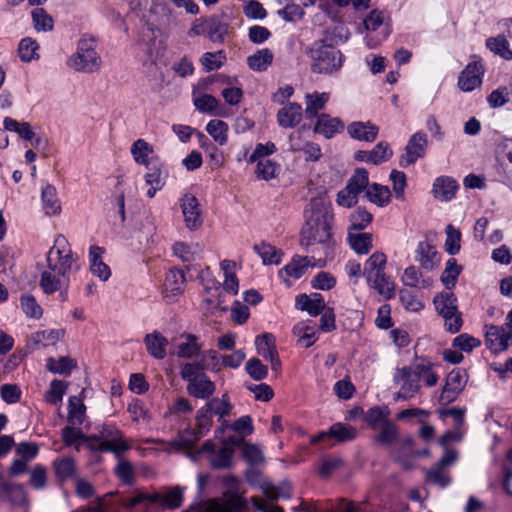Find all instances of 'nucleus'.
I'll list each match as a JSON object with an SVG mask.
<instances>
[{
    "label": "nucleus",
    "mask_w": 512,
    "mask_h": 512,
    "mask_svg": "<svg viewBox=\"0 0 512 512\" xmlns=\"http://www.w3.org/2000/svg\"><path fill=\"white\" fill-rule=\"evenodd\" d=\"M148 353L156 359H164L166 357V347L168 340L159 332L147 334L144 338Z\"/></svg>",
    "instance_id": "35"
},
{
    "label": "nucleus",
    "mask_w": 512,
    "mask_h": 512,
    "mask_svg": "<svg viewBox=\"0 0 512 512\" xmlns=\"http://www.w3.org/2000/svg\"><path fill=\"white\" fill-rule=\"evenodd\" d=\"M368 199L377 204L378 206H385L389 203L391 193L387 186H382L377 183L372 184L366 191Z\"/></svg>",
    "instance_id": "55"
},
{
    "label": "nucleus",
    "mask_w": 512,
    "mask_h": 512,
    "mask_svg": "<svg viewBox=\"0 0 512 512\" xmlns=\"http://www.w3.org/2000/svg\"><path fill=\"white\" fill-rule=\"evenodd\" d=\"M347 130L352 138L367 142H373L379 132L378 126L371 122H353Z\"/></svg>",
    "instance_id": "30"
},
{
    "label": "nucleus",
    "mask_w": 512,
    "mask_h": 512,
    "mask_svg": "<svg viewBox=\"0 0 512 512\" xmlns=\"http://www.w3.org/2000/svg\"><path fill=\"white\" fill-rule=\"evenodd\" d=\"M304 214L306 222L301 229V246L308 253L315 254V246L320 245L323 255L327 257L331 252L334 215L325 197L312 198Z\"/></svg>",
    "instance_id": "1"
},
{
    "label": "nucleus",
    "mask_w": 512,
    "mask_h": 512,
    "mask_svg": "<svg viewBox=\"0 0 512 512\" xmlns=\"http://www.w3.org/2000/svg\"><path fill=\"white\" fill-rule=\"evenodd\" d=\"M42 207L49 216L58 215L61 212L60 201L57 196L56 188L47 184L41 193Z\"/></svg>",
    "instance_id": "37"
},
{
    "label": "nucleus",
    "mask_w": 512,
    "mask_h": 512,
    "mask_svg": "<svg viewBox=\"0 0 512 512\" xmlns=\"http://www.w3.org/2000/svg\"><path fill=\"white\" fill-rule=\"evenodd\" d=\"M379 430L375 440L382 445L390 446L398 437V428L391 420L380 426Z\"/></svg>",
    "instance_id": "60"
},
{
    "label": "nucleus",
    "mask_w": 512,
    "mask_h": 512,
    "mask_svg": "<svg viewBox=\"0 0 512 512\" xmlns=\"http://www.w3.org/2000/svg\"><path fill=\"white\" fill-rule=\"evenodd\" d=\"M484 332L485 345L493 354L506 351L512 344V329L509 326L486 324Z\"/></svg>",
    "instance_id": "10"
},
{
    "label": "nucleus",
    "mask_w": 512,
    "mask_h": 512,
    "mask_svg": "<svg viewBox=\"0 0 512 512\" xmlns=\"http://www.w3.org/2000/svg\"><path fill=\"white\" fill-rule=\"evenodd\" d=\"M201 450L211 453L209 461L214 469L229 468L232 464L234 450L226 444H222V446L216 449V445L208 440L203 444Z\"/></svg>",
    "instance_id": "18"
},
{
    "label": "nucleus",
    "mask_w": 512,
    "mask_h": 512,
    "mask_svg": "<svg viewBox=\"0 0 512 512\" xmlns=\"http://www.w3.org/2000/svg\"><path fill=\"white\" fill-rule=\"evenodd\" d=\"M76 366L77 362L67 356L59 359L48 358L46 364L49 371L61 375H69Z\"/></svg>",
    "instance_id": "54"
},
{
    "label": "nucleus",
    "mask_w": 512,
    "mask_h": 512,
    "mask_svg": "<svg viewBox=\"0 0 512 512\" xmlns=\"http://www.w3.org/2000/svg\"><path fill=\"white\" fill-rule=\"evenodd\" d=\"M401 281L404 286L412 288H428L432 284V280L427 278L423 279L419 269L415 266H409L404 270L401 277Z\"/></svg>",
    "instance_id": "41"
},
{
    "label": "nucleus",
    "mask_w": 512,
    "mask_h": 512,
    "mask_svg": "<svg viewBox=\"0 0 512 512\" xmlns=\"http://www.w3.org/2000/svg\"><path fill=\"white\" fill-rule=\"evenodd\" d=\"M348 242L357 254H367L372 248V234L352 233L348 234Z\"/></svg>",
    "instance_id": "48"
},
{
    "label": "nucleus",
    "mask_w": 512,
    "mask_h": 512,
    "mask_svg": "<svg viewBox=\"0 0 512 512\" xmlns=\"http://www.w3.org/2000/svg\"><path fill=\"white\" fill-rule=\"evenodd\" d=\"M295 307L298 310L306 311L310 316H318L326 307L324 298L320 293L310 295L300 294L296 297Z\"/></svg>",
    "instance_id": "23"
},
{
    "label": "nucleus",
    "mask_w": 512,
    "mask_h": 512,
    "mask_svg": "<svg viewBox=\"0 0 512 512\" xmlns=\"http://www.w3.org/2000/svg\"><path fill=\"white\" fill-rule=\"evenodd\" d=\"M302 120V107L296 102L284 106L277 113L278 124L283 128H293Z\"/></svg>",
    "instance_id": "27"
},
{
    "label": "nucleus",
    "mask_w": 512,
    "mask_h": 512,
    "mask_svg": "<svg viewBox=\"0 0 512 512\" xmlns=\"http://www.w3.org/2000/svg\"><path fill=\"white\" fill-rule=\"evenodd\" d=\"M433 304L436 312L444 320L445 331L451 334L459 332L463 326V318L458 309L456 295L450 291L440 292L434 297Z\"/></svg>",
    "instance_id": "8"
},
{
    "label": "nucleus",
    "mask_w": 512,
    "mask_h": 512,
    "mask_svg": "<svg viewBox=\"0 0 512 512\" xmlns=\"http://www.w3.org/2000/svg\"><path fill=\"white\" fill-rule=\"evenodd\" d=\"M311 59V71L316 74L331 75L338 72L344 62L339 49L324 41L314 42L308 50Z\"/></svg>",
    "instance_id": "4"
},
{
    "label": "nucleus",
    "mask_w": 512,
    "mask_h": 512,
    "mask_svg": "<svg viewBox=\"0 0 512 512\" xmlns=\"http://www.w3.org/2000/svg\"><path fill=\"white\" fill-rule=\"evenodd\" d=\"M357 436V429L349 424L345 423H335L333 424L327 432H321L314 438H312V443H317L325 437H332L337 439L339 442H347L352 441Z\"/></svg>",
    "instance_id": "22"
},
{
    "label": "nucleus",
    "mask_w": 512,
    "mask_h": 512,
    "mask_svg": "<svg viewBox=\"0 0 512 512\" xmlns=\"http://www.w3.org/2000/svg\"><path fill=\"white\" fill-rule=\"evenodd\" d=\"M330 95L327 92H313L305 96V114L308 119L314 118L318 112L322 110L329 101Z\"/></svg>",
    "instance_id": "36"
},
{
    "label": "nucleus",
    "mask_w": 512,
    "mask_h": 512,
    "mask_svg": "<svg viewBox=\"0 0 512 512\" xmlns=\"http://www.w3.org/2000/svg\"><path fill=\"white\" fill-rule=\"evenodd\" d=\"M68 277H62L47 267L41 273L40 287L46 294H53L68 285Z\"/></svg>",
    "instance_id": "32"
},
{
    "label": "nucleus",
    "mask_w": 512,
    "mask_h": 512,
    "mask_svg": "<svg viewBox=\"0 0 512 512\" xmlns=\"http://www.w3.org/2000/svg\"><path fill=\"white\" fill-rule=\"evenodd\" d=\"M458 188L459 185L455 179L449 176H440L434 180L431 193L435 199L447 202L456 196Z\"/></svg>",
    "instance_id": "21"
},
{
    "label": "nucleus",
    "mask_w": 512,
    "mask_h": 512,
    "mask_svg": "<svg viewBox=\"0 0 512 512\" xmlns=\"http://www.w3.org/2000/svg\"><path fill=\"white\" fill-rule=\"evenodd\" d=\"M181 208L185 225L189 230H196L202 225V212L198 199L190 193L181 198Z\"/></svg>",
    "instance_id": "17"
},
{
    "label": "nucleus",
    "mask_w": 512,
    "mask_h": 512,
    "mask_svg": "<svg viewBox=\"0 0 512 512\" xmlns=\"http://www.w3.org/2000/svg\"><path fill=\"white\" fill-rule=\"evenodd\" d=\"M202 246L199 243L187 244L185 242H175L172 246L173 255L183 262L194 261L202 252Z\"/></svg>",
    "instance_id": "38"
},
{
    "label": "nucleus",
    "mask_w": 512,
    "mask_h": 512,
    "mask_svg": "<svg viewBox=\"0 0 512 512\" xmlns=\"http://www.w3.org/2000/svg\"><path fill=\"white\" fill-rule=\"evenodd\" d=\"M0 500L12 505L22 506L27 502V494L24 486L20 483L6 479L0 483Z\"/></svg>",
    "instance_id": "20"
},
{
    "label": "nucleus",
    "mask_w": 512,
    "mask_h": 512,
    "mask_svg": "<svg viewBox=\"0 0 512 512\" xmlns=\"http://www.w3.org/2000/svg\"><path fill=\"white\" fill-rule=\"evenodd\" d=\"M278 170L279 165L276 162L264 159L257 161L255 173L257 178L268 181L277 176Z\"/></svg>",
    "instance_id": "62"
},
{
    "label": "nucleus",
    "mask_w": 512,
    "mask_h": 512,
    "mask_svg": "<svg viewBox=\"0 0 512 512\" xmlns=\"http://www.w3.org/2000/svg\"><path fill=\"white\" fill-rule=\"evenodd\" d=\"M428 147L427 135L421 131L414 133L408 140L404 153L399 158V165L406 168L416 163L426 154Z\"/></svg>",
    "instance_id": "14"
},
{
    "label": "nucleus",
    "mask_w": 512,
    "mask_h": 512,
    "mask_svg": "<svg viewBox=\"0 0 512 512\" xmlns=\"http://www.w3.org/2000/svg\"><path fill=\"white\" fill-rule=\"evenodd\" d=\"M38 48V43L34 39L30 37L22 39L18 46V54L20 59L23 62H30L33 59L38 58Z\"/></svg>",
    "instance_id": "61"
},
{
    "label": "nucleus",
    "mask_w": 512,
    "mask_h": 512,
    "mask_svg": "<svg viewBox=\"0 0 512 512\" xmlns=\"http://www.w3.org/2000/svg\"><path fill=\"white\" fill-rule=\"evenodd\" d=\"M462 271V266L457 264L456 259L450 258L446 262V267L441 274V282L445 285L446 289L451 290L457 282V278Z\"/></svg>",
    "instance_id": "53"
},
{
    "label": "nucleus",
    "mask_w": 512,
    "mask_h": 512,
    "mask_svg": "<svg viewBox=\"0 0 512 512\" xmlns=\"http://www.w3.org/2000/svg\"><path fill=\"white\" fill-rule=\"evenodd\" d=\"M226 60V54L220 50L217 52H206L202 55L200 63L206 72L219 69Z\"/></svg>",
    "instance_id": "58"
},
{
    "label": "nucleus",
    "mask_w": 512,
    "mask_h": 512,
    "mask_svg": "<svg viewBox=\"0 0 512 512\" xmlns=\"http://www.w3.org/2000/svg\"><path fill=\"white\" fill-rule=\"evenodd\" d=\"M458 453L455 450H446L439 461L425 471L426 481L439 487H446L450 483L448 467L455 463Z\"/></svg>",
    "instance_id": "12"
},
{
    "label": "nucleus",
    "mask_w": 512,
    "mask_h": 512,
    "mask_svg": "<svg viewBox=\"0 0 512 512\" xmlns=\"http://www.w3.org/2000/svg\"><path fill=\"white\" fill-rule=\"evenodd\" d=\"M208 134L217 142L219 145H225L227 143V131L228 125L222 120H211L206 126Z\"/></svg>",
    "instance_id": "57"
},
{
    "label": "nucleus",
    "mask_w": 512,
    "mask_h": 512,
    "mask_svg": "<svg viewBox=\"0 0 512 512\" xmlns=\"http://www.w3.org/2000/svg\"><path fill=\"white\" fill-rule=\"evenodd\" d=\"M204 407L210 412L211 415L219 416V420L229 415L232 411V404L229 401L227 394L222 395L221 398H213L209 400Z\"/></svg>",
    "instance_id": "47"
},
{
    "label": "nucleus",
    "mask_w": 512,
    "mask_h": 512,
    "mask_svg": "<svg viewBox=\"0 0 512 512\" xmlns=\"http://www.w3.org/2000/svg\"><path fill=\"white\" fill-rule=\"evenodd\" d=\"M253 249L261 257L264 265H278L281 261V251L269 243L262 242Z\"/></svg>",
    "instance_id": "46"
},
{
    "label": "nucleus",
    "mask_w": 512,
    "mask_h": 512,
    "mask_svg": "<svg viewBox=\"0 0 512 512\" xmlns=\"http://www.w3.org/2000/svg\"><path fill=\"white\" fill-rule=\"evenodd\" d=\"M105 250L102 247L93 245L89 248V262L91 273L102 281H107L111 276L109 266L103 261Z\"/></svg>",
    "instance_id": "24"
},
{
    "label": "nucleus",
    "mask_w": 512,
    "mask_h": 512,
    "mask_svg": "<svg viewBox=\"0 0 512 512\" xmlns=\"http://www.w3.org/2000/svg\"><path fill=\"white\" fill-rule=\"evenodd\" d=\"M483 75L482 64L478 61L471 62L460 73L458 86L464 92H471L481 86Z\"/></svg>",
    "instance_id": "19"
},
{
    "label": "nucleus",
    "mask_w": 512,
    "mask_h": 512,
    "mask_svg": "<svg viewBox=\"0 0 512 512\" xmlns=\"http://www.w3.org/2000/svg\"><path fill=\"white\" fill-rule=\"evenodd\" d=\"M186 278L184 271L171 269L165 278L164 287L167 292L179 294L183 291Z\"/></svg>",
    "instance_id": "52"
},
{
    "label": "nucleus",
    "mask_w": 512,
    "mask_h": 512,
    "mask_svg": "<svg viewBox=\"0 0 512 512\" xmlns=\"http://www.w3.org/2000/svg\"><path fill=\"white\" fill-rule=\"evenodd\" d=\"M368 286L374 289L385 300H390L395 295V283L385 272L365 278Z\"/></svg>",
    "instance_id": "25"
},
{
    "label": "nucleus",
    "mask_w": 512,
    "mask_h": 512,
    "mask_svg": "<svg viewBox=\"0 0 512 512\" xmlns=\"http://www.w3.org/2000/svg\"><path fill=\"white\" fill-rule=\"evenodd\" d=\"M325 263L326 262L322 257L316 259L314 256L309 257L297 255L284 266V268L279 272V276L284 279L288 286H290V278L294 280L299 279L308 267H324Z\"/></svg>",
    "instance_id": "13"
},
{
    "label": "nucleus",
    "mask_w": 512,
    "mask_h": 512,
    "mask_svg": "<svg viewBox=\"0 0 512 512\" xmlns=\"http://www.w3.org/2000/svg\"><path fill=\"white\" fill-rule=\"evenodd\" d=\"M293 333L298 337V342L306 348L312 346L318 339L316 325L311 320L297 323L293 328Z\"/></svg>",
    "instance_id": "34"
},
{
    "label": "nucleus",
    "mask_w": 512,
    "mask_h": 512,
    "mask_svg": "<svg viewBox=\"0 0 512 512\" xmlns=\"http://www.w3.org/2000/svg\"><path fill=\"white\" fill-rule=\"evenodd\" d=\"M153 153V147L144 139L136 140L131 146V154L136 163L149 167L154 161H149V156Z\"/></svg>",
    "instance_id": "45"
},
{
    "label": "nucleus",
    "mask_w": 512,
    "mask_h": 512,
    "mask_svg": "<svg viewBox=\"0 0 512 512\" xmlns=\"http://www.w3.org/2000/svg\"><path fill=\"white\" fill-rule=\"evenodd\" d=\"M422 380L428 387L435 386L439 380L438 375L433 371V364L426 359L396 368L393 382L399 386V391L395 393L394 399L397 401L414 397L420 391Z\"/></svg>",
    "instance_id": "2"
},
{
    "label": "nucleus",
    "mask_w": 512,
    "mask_h": 512,
    "mask_svg": "<svg viewBox=\"0 0 512 512\" xmlns=\"http://www.w3.org/2000/svg\"><path fill=\"white\" fill-rule=\"evenodd\" d=\"M416 260L422 268L430 271L439 265L441 258L433 245L427 241H421L416 249Z\"/></svg>",
    "instance_id": "26"
},
{
    "label": "nucleus",
    "mask_w": 512,
    "mask_h": 512,
    "mask_svg": "<svg viewBox=\"0 0 512 512\" xmlns=\"http://www.w3.org/2000/svg\"><path fill=\"white\" fill-rule=\"evenodd\" d=\"M98 432V436L87 438L90 442H96L90 444L93 451L112 452L118 455L130 448L125 442L122 432L115 425L104 424L99 427Z\"/></svg>",
    "instance_id": "9"
},
{
    "label": "nucleus",
    "mask_w": 512,
    "mask_h": 512,
    "mask_svg": "<svg viewBox=\"0 0 512 512\" xmlns=\"http://www.w3.org/2000/svg\"><path fill=\"white\" fill-rule=\"evenodd\" d=\"M77 258L67 239L63 235H57L54 245L47 253V267L62 277H68L73 269H78Z\"/></svg>",
    "instance_id": "7"
},
{
    "label": "nucleus",
    "mask_w": 512,
    "mask_h": 512,
    "mask_svg": "<svg viewBox=\"0 0 512 512\" xmlns=\"http://www.w3.org/2000/svg\"><path fill=\"white\" fill-rule=\"evenodd\" d=\"M204 364L186 362L180 367V376L187 382L186 390L192 397L208 399L215 392V384L204 373Z\"/></svg>",
    "instance_id": "5"
},
{
    "label": "nucleus",
    "mask_w": 512,
    "mask_h": 512,
    "mask_svg": "<svg viewBox=\"0 0 512 512\" xmlns=\"http://www.w3.org/2000/svg\"><path fill=\"white\" fill-rule=\"evenodd\" d=\"M399 299L405 310L409 312H419L424 308L423 302L408 289L399 291Z\"/></svg>",
    "instance_id": "63"
},
{
    "label": "nucleus",
    "mask_w": 512,
    "mask_h": 512,
    "mask_svg": "<svg viewBox=\"0 0 512 512\" xmlns=\"http://www.w3.org/2000/svg\"><path fill=\"white\" fill-rule=\"evenodd\" d=\"M372 214L364 208H357L350 215V230L360 231L365 229L372 221Z\"/></svg>",
    "instance_id": "64"
},
{
    "label": "nucleus",
    "mask_w": 512,
    "mask_h": 512,
    "mask_svg": "<svg viewBox=\"0 0 512 512\" xmlns=\"http://www.w3.org/2000/svg\"><path fill=\"white\" fill-rule=\"evenodd\" d=\"M207 37L213 42H222L228 33L229 24L222 16L213 15L205 19Z\"/></svg>",
    "instance_id": "31"
},
{
    "label": "nucleus",
    "mask_w": 512,
    "mask_h": 512,
    "mask_svg": "<svg viewBox=\"0 0 512 512\" xmlns=\"http://www.w3.org/2000/svg\"><path fill=\"white\" fill-rule=\"evenodd\" d=\"M146 168L149 170V172L144 176L146 184L155 188H163L166 178L163 164L159 161H154Z\"/></svg>",
    "instance_id": "50"
},
{
    "label": "nucleus",
    "mask_w": 512,
    "mask_h": 512,
    "mask_svg": "<svg viewBox=\"0 0 512 512\" xmlns=\"http://www.w3.org/2000/svg\"><path fill=\"white\" fill-rule=\"evenodd\" d=\"M387 264V257L383 252H374L365 262L363 267V276L368 278L370 276L385 272Z\"/></svg>",
    "instance_id": "40"
},
{
    "label": "nucleus",
    "mask_w": 512,
    "mask_h": 512,
    "mask_svg": "<svg viewBox=\"0 0 512 512\" xmlns=\"http://www.w3.org/2000/svg\"><path fill=\"white\" fill-rule=\"evenodd\" d=\"M193 104L201 113H213L219 106V100L211 94L204 93L198 96L194 95Z\"/></svg>",
    "instance_id": "59"
},
{
    "label": "nucleus",
    "mask_w": 512,
    "mask_h": 512,
    "mask_svg": "<svg viewBox=\"0 0 512 512\" xmlns=\"http://www.w3.org/2000/svg\"><path fill=\"white\" fill-rule=\"evenodd\" d=\"M343 129V122L339 118L331 117L328 114L319 115L314 126V132L322 134L328 139L332 138L335 134L342 132Z\"/></svg>",
    "instance_id": "28"
},
{
    "label": "nucleus",
    "mask_w": 512,
    "mask_h": 512,
    "mask_svg": "<svg viewBox=\"0 0 512 512\" xmlns=\"http://www.w3.org/2000/svg\"><path fill=\"white\" fill-rule=\"evenodd\" d=\"M222 483L227 488L221 496L201 501L195 512H248L249 500L245 491H241L240 480L233 475H226Z\"/></svg>",
    "instance_id": "3"
},
{
    "label": "nucleus",
    "mask_w": 512,
    "mask_h": 512,
    "mask_svg": "<svg viewBox=\"0 0 512 512\" xmlns=\"http://www.w3.org/2000/svg\"><path fill=\"white\" fill-rule=\"evenodd\" d=\"M33 27L36 31H51L54 26L53 18L43 9L35 8L31 12Z\"/></svg>",
    "instance_id": "56"
},
{
    "label": "nucleus",
    "mask_w": 512,
    "mask_h": 512,
    "mask_svg": "<svg viewBox=\"0 0 512 512\" xmlns=\"http://www.w3.org/2000/svg\"><path fill=\"white\" fill-rule=\"evenodd\" d=\"M221 269L224 273L223 288L225 291L236 295L239 290L238 279L235 275L236 263L232 260H223L221 262Z\"/></svg>",
    "instance_id": "42"
},
{
    "label": "nucleus",
    "mask_w": 512,
    "mask_h": 512,
    "mask_svg": "<svg viewBox=\"0 0 512 512\" xmlns=\"http://www.w3.org/2000/svg\"><path fill=\"white\" fill-rule=\"evenodd\" d=\"M487 48L505 60H512V50L505 36L490 37L486 40Z\"/></svg>",
    "instance_id": "51"
},
{
    "label": "nucleus",
    "mask_w": 512,
    "mask_h": 512,
    "mask_svg": "<svg viewBox=\"0 0 512 512\" xmlns=\"http://www.w3.org/2000/svg\"><path fill=\"white\" fill-rule=\"evenodd\" d=\"M390 411L387 408L374 406L367 410L364 420L373 430H378L380 426L389 421Z\"/></svg>",
    "instance_id": "49"
},
{
    "label": "nucleus",
    "mask_w": 512,
    "mask_h": 512,
    "mask_svg": "<svg viewBox=\"0 0 512 512\" xmlns=\"http://www.w3.org/2000/svg\"><path fill=\"white\" fill-rule=\"evenodd\" d=\"M384 14L381 11L373 10L364 19V26L367 31L365 42L368 48L378 47L389 35L390 31L384 26Z\"/></svg>",
    "instance_id": "11"
},
{
    "label": "nucleus",
    "mask_w": 512,
    "mask_h": 512,
    "mask_svg": "<svg viewBox=\"0 0 512 512\" xmlns=\"http://www.w3.org/2000/svg\"><path fill=\"white\" fill-rule=\"evenodd\" d=\"M102 60L97 52V41L84 35L77 44L76 52L68 58L67 65L77 72L94 73L101 67Z\"/></svg>",
    "instance_id": "6"
},
{
    "label": "nucleus",
    "mask_w": 512,
    "mask_h": 512,
    "mask_svg": "<svg viewBox=\"0 0 512 512\" xmlns=\"http://www.w3.org/2000/svg\"><path fill=\"white\" fill-rule=\"evenodd\" d=\"M201 437L202 436L200 434L198 435L195 429H185L179 432L177 438L170 441L168 445L175 451L189 449L192 448Z\"/></svg>",
    "instance_id": "43"
},
{
    "label": "nucleus",
    "mask_w": 512,
    "mask_h": 512,
    "mask_svg": "<svg viewBox=\"0 0 512 512\" xmlns=\"http://www.w3.org/2000/svg\"><path fill=\"white\" fill-rule=\"evenodd\" d=\"M257 353L271 364V369L278 372L281 368V361L276 349L275 338L270 333L258 335L255 338Z\"/></svg>",
    "instance_id": "16"
},
{
    "label": "nucleus",
    "mask_w": 512,
    "mask_h": 512,
    "mask_svg": "<svg viewBox=\"0 0 512 512\" xmlns=\"http://www.w3.org/2000/svg\"><path fill=\"white\" fill-rule=\"evenodd\" d=\"M180 338L181 342L177 345L176 352L179 358L192 359L200 354L202 343L196 335L185 333Z\"/></svg>",
    "instance_id": "29"
},
{
    "label": "nucleus",
    "mask_w": 512,
    "mask_h": 512,
    "mask_svg": "<svg viewBox=\"0 0 512 512\" xmlns=\"http://www.w3.org/2000/svg\"><path fill=\"white\" fill-rule=\"evenodd\" d=\"M467 384V374L463 369L456 368L448 373L445 385L440 395L443 404H449L457 399Z\"/></svg>",
    "instance_id": "15"
},
{
    "label": "nucleus",
    "mask_w": 512,
    "mask_h": 512,
    "mask_svg": "<svg viewBox=\"0 0 512 512\" xmlns=\"http://www.w3.org/2000/svg\"><path fill=\"white\" fill-rule=\"evenodd\" d=\"M274 55L268 48L256 51L247 58V64L250 69L257 72L266 71L273 62Z\"/></svg>",
    "instance_id": "39"
},
{
    "label": "nucleus",
    "mask_w": 512,
    "mask_h": 512,
    "mask_svg": "<svg viewBox=\"0 0 512 512\" xmlns=\"http://www.w3.org/2000/svg\"><path fill=\"white\" fill-rule=\"evenodd\" d=\"M86 406L76 396H72L68 401L67 420L70 425L80 426L85 420Z\"/></svg>",
    "instance_id": "44"
},
{
    "label": "nucleus",
    "mask_w": 512,
    "mask_h": 512,
    "mask_svg": "<svg viewBox=\"0 0 512 512\" xmlns=\"http://www.w3.org/2000/svg\"><path fill=\"white\" fill-rule=\"evenodd\" d=\"M56 479L62 484L69 479L76 478V464L73 458L62 457L52 463Z\"/></svg>",
    "instance_id": "33"
}]
</instances>
